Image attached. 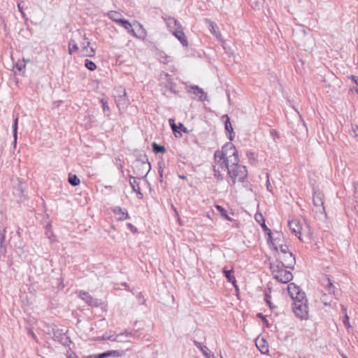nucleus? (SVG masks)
<instances>
[{
	"instance_id": "nucleus-20",
	"label": "nucleus",
	"mask_w": 358,
	"mask_h": 358,
	"mask_svg": "<svg viewBox=\"0 0 358 358\" xmlns=\"http://www.w3.org/2000/svg\"><path fill=\"white\" fill-rule=\"evenodd\" d=\"M173 34L180 41V42L185 46L187 45V41L186 40L184 32L182 28L180 29H174Z\"/></svg>"
},
{
	"instance_id": "nucleus-53",
	"label": "nucleus",
	"mask_w": 358,
	"mask_h": 358,
	"mask_svg": "<svg viewBox=\"0 0 358 358\" xmlns=\"http://www.w3.org/2000/svg\"><path fill=\"white\" fill-rule=\"evenodd\" d=\"M345 358H347V357H345Z\"/></svg>"
},
{
	"instance_id": "nucleus-16",
	"label": "nucleus",
	"mask_w": 358,
	"mask_h": 358,
	"mask_svg": "<svg viewBox=\"0 0 358 358\" xmlns=\"http://www.w3.org/2000/svg\"><path fill=\"white\" fill-rule=\"evenodd\" d=\"M190 89V92L196 95L200 101H206L207 99V94L201 88H199L198 86H192Z\"/></svg>"
},
{
	"instance_id": "nucleus-33",
	"label": "nucleus",
	"mask_w": 358,
	"mask_h": 358,
	"mask_svg": "<svg viewBox=\"0 0 358 358\" xmlns=\"http://www.w3.org/2000/svg\"><path fill=\"white\" fill-rule=\"evenodd\" d=\"M120 24L131 34V30H134V29H132L131 24L127 20L123 19Z\"/></svg>"
},
{
	"instance_id": "nucleus-13",
	"label": "nucleus",
	"mask_w": 358,
	"mask_h": 358,
	"mask_svg": "<svg viewBox=\"0 0 358 358\" xmlns=\"http://www.w3.org/2000/svg\"><path fill=\"white\" fill-rule=\"evenodd\" d=\"M90 45L89 41L83 42L82 44L81 52L85 57H93L94 55L95 51L92 48L90 47Z\"/></svg>"
},
{
	"instance_id": "nucleus-40",
	"label": "nucleus",
	"mask_w": 358,
	"mask_h": 358,
	"mask_svg": "<svg viewBox=\"0 0 358 358\" xmlns=\"http://www.w3.org/2000/svg\"><path fill=\"white\" fill-rule=\"evenodd\" d=\"M101 103L102 104V108H103V110L104 112H108L109 111V106L108 105V103L106 101H105L104 99H101Z\"/></svg>"
},
{
	"instance_id": "nucleus-30",
	"label": "nucleus",
	"mask_w": 358,
	"mask_h": 358,
	"mask_svg": "<svg viewBox=\"0 0 358 358\" xmlns=\"http://www.w3.org/2000/svg\"><path fill=\"white\" fill-rule=\"evenodd\" d=\"M69 182L72 186H77L80 183V179L73 174H70L69 176Z\"/></svg>"
},
{
	"instance_id": "nucleus-25",
	"label": "nucleus",
	"mask_w": 358,
	"mask_h": 358,
	"mask_svg": "<svg viewBox=\"0 0 358 358\" xmlns=\"http://www.w3.org/2000/svg\"><path fill=\"white\" fill-rule=\"evenodd\" d=\"M223 117H226L227 120L224 122L225 129L229 134V139L231 141L233 139L232 133H233V127L229 121V117L226 115Z\"/></svg>"
},
{
	"instance_id": "nucleus-5",
	"label": "nucleus",
	"mask_w": 358,
	"mask_h": 358,
	"mask_svg": "<svg viewBox=\"0 0 358 358\" xmlns=\"http://www.w3.org/2000/svg\"><path fill=\"white\" fill-rule=\"evenodd\" d=\"M287 291L293 301L306 297V294L299 286L294 283H290L287 286Z\"/></svg>"
},
{
	"instance_id": "nucleus-12",
	"label": "nucleus",
	"mask_w": 358,
	"mask_h": 358,
	"mask_svg": "<svg viewBox=\"0 0 358 358\" xmlns=\"http://www.w3.org/2000/svg\"><path fill=\"white\" fill-rule=\"evenodd\" d=\"M136 26L138 27L137 30H131V34L137 38L144 40L147 36L145 29L141 23L138 22H136Z\"/></svg>"
},
{
	"instance_id": "nucleus-37",
	"label": "nucleus",
	"mask_w": 358,
	"mask_h": 358,
	"mask_svg": "<svg viewBox=\"0 0 358 358\" xmlns=\"http://www.w3.org/2000/svg\"><path fill=\"white\" fill-rule=\"evenodd\" d=\"M26 67V64L24 62L18 61L15 64V68L19 71H21L24 70Z\"/></svg>"
},
{
	"instance_id": "nucleus-31",
	"label": "nucleus",
	"mask_w": 358,
	"mask_h": 358,
	"mask_svg": "<svg viewBox=\"0 0 358 358\" xmlns=\"http://www.w3.org/2000/svg\"><path fill=\"white\" fill-rule=\"evenodd\" d=\"M215 208L220 213L221 216H222L224 219L227 220H231V219L228 216L227 210L220 205H216Z\"/></svg>"
},
{
	"instance_id": "nucleus-48",
	"label": "nucleus",
	"mask_w": 358,
	"mask_h": 358,
	"mask_svg": "<svg viewBox=\"0 0 358 358\" xmlns=\"http://www.w3.org/2000/svg\"><path fill=\"white\" fill-rule=\"evenodd\" d=\"M17 7H18L19 10L22 13V8L20 7V4L17 5Z\"/></svg>"
},
{
	"instance_id": "nucleus-41",
	"label": "nucleus",
	"mask_w": 358,
	"mask_h": 358,
	"mask_svg": "<svg viewBox=\"0 0 358 358\" xmlns=\"http://www.w3.org/2000/svg\"><path fill=\"white\" fill-rule=\"evenodd\" d=\"M171 61L170 57L169 56H164L160 57V62L162 63H169Z\"/></svg>"
},
{
	"instance_id": "nucleus-2",
	"label": "nucleus",
	"mask_w": 358,
	"mask_h": 358,
	"mask_svg": "<svg viewBox=\"0 0 358 358\" xmlns=\"http://www.w3.org/2000/svg\"><path fill=\"white\" fill-rule=\"evenodd\" d=\"M273 278L281 283H287L293 278L292 273L285 268L284 263L275 262L270 266Z\"/></svg>"
},
{
	"instance_id": "nucleus-4",
	"label": "nucleus",
	"mask_w": 358,
	"mask_h": 358,
	"mask_svg": "<svg viewBox=\"0 0 358 358\" xmlns=\"http://www.w3.org/2000/svg\"><path fill=\"white\" fill-rule=\"evenodd\" d=\"M272 248L279 252L278 255L288 256V260L285 259V262L287 264V266H292L294 262V257H293L292 253L289 251L288 246L286 244H283L282 243H275L272 242Z\"/></svg>"
},
{
	"instance_id": "nucleus-22",
	"label": "nucleus",
	"mask_w": 358,
	"mask_h": 358,
	"mask_svg": "<svg viewBox=\"0 0 358 358\" xmlns=\"http://www.w3.org/2000/svg\"><path fill=\"white\" fill-rule=\"evenodd\" d=\"M159 80L161 81L162 85L166 87H169L171 84V79L169 75L166 73H162L160 74Z\"/></svg>"
},
{
	"instance_id": "nucleus-42",
	"label": "nucleus",
	"mask_w": 358,
	"mask_h": 358,
	"mask_svg": "<svg viewBox=\"0 0 358 358\" xmlns=\"http://www.w3.org/2000/svg\"><path fill=\"white\" fill-rule=\"evenodd\" d=\"M352 131L355 133V137L356 138L357 141H358V126L356 125L355 127H352Z\"/></svg>"
},
{
	"instance_id": "nucleus-8",
	"label": "nucleus",
	"mask_w": 358,
	"mask_h": 358,
	"mask_svg": "<svg viewBox=\"0 0 358 358\" xmlns=\"http://www.w3.org/2000/svg\"><path fill=\"white\" fill-rule=\"evenodd\" d=\"M131 333L125 332L123 334L115 335L112 331L107 332L103 336V340H109L111 341H117V342H122V337H130L131 336Z\"/></svg>"
},
{
	"instance_id": "nucleus-15",
	"label": "nucleus",
	"mask_w": 358,
	"mask_h": 358,
	"mask_svg": "<svg viewBox=\"0 0 358 358\" xmlns=\"http://www.w3.org/2000/svg\"><path fill=\"white\" fill-rule=\"evenodd\" d=\"M255 219L259 224H260L265 233L271 238V230L266 225L265 220L262 214L259 213H256L255 215Z\"/></svg>"
},
{
	"instance_id": "nucleus-18",
	"label": "nucleus",
	"mask_w": 358,
	"mask_h": 358,
	"mask_svg": "<svg viewBox=\"0 0 358 358\" xmlns=\"http://www.w3.org/2000/svg\"><path fill=\"white\" fill-rule=\"evenodd\" d=\"M166 24L172 33L174 29H180L182 28L180 24L173 17L167 18Z\"/></svg>"
},
{
	"instance_id": "nucleus-3",
	"label": "nucleus",
	"mask_w": 358,
	"mask_h": 358,
	"mask_svg": "<svg viewBox=\"0 0 358 358\" xmlns=\"http://www.w3.org/2000/svg\"><path fill=\"white\" fill-rule=\"evenodd\" d=\"M293 312L296 317L301 320L309 319V309L308 299L301 296V299L294 301L292 306Z\"/></svg>"
},
{
	"instance_id": "nucleus-21",
	"label": "nucleus",
	"mask_w": 358,
	"mask_h": 358,
	"mask_svg": "<svg viewBox=\"0 0 358 358\" xmlns=\"http://www.w3.org/2000/svg\"><path fill=\"white\" fill-rule=\"evenodd\" d=\"M106 15L108 17V18H110L111 20L117 22V23H120L122 22V20H123L122 18V16L121 15V13L117 12V11H115V10H110L109 11Z\"/></svg>"
},
{
	"instance_id": "nucleus-29",
	"label": "nucleus",
	"mask_w": 358,
	"mask_h": 358,
	"mask_svg": "<svg viewBox=\"0 0 358 358\" xmlns=\"http://www.w3.org/2000/svg\"><path fill=\"white\" fill-rule=\"evenodd\" d=\"M341 307H342V310H343V322L347 329H350L351 327V325L349 322V317L347 314L346 308H345L343 306H342Z\"/></svg>"
},
{
	"instance_id": "nucleus-34",
	"label": "nucleus",
	"mask_w": 358,
	"mask_h": 358,
	"mask_svg": "<svg viewBox=\"0 0 358 358\" xmlns=\"http://www.w3.org/2000/svg\"><path fill=\"white\" fill-rule=\"evenodd\" d=\"M45 235L51 242L55 241L54 233L48 226H47L45 228Z\"/></svg>"
},
{
	"instance_id": "nucleus-27",
	"label": "nucleus",
	"mask_w": 358,
	"mask_h": 358,
	"mask_svg": "<svg viewBox=\"0 0 358 358\" xmlns=\"http://www.w3.org/2000/svg\"><path fill=\"white\" fill-rule=\"evenodd\" d=\"M17 123H18V117H16L14 119V122H13V138H14V141H13L14 147H15L16 143H17Z\"/></svg>"
},
{
	"instance_id": "nucleus-17",
	"label": "nucleus",
	"mask_w": 358,
	"mask_h": 358,
	"mask_svg": "<svg viewBox=\"0 0 358 358\" xmlns=\"http://www.w3.org/2000/svg\"><path fill=\"white\" fill-rule=\"evenodd\" d=\"M113 212L117 216L119 220H124L128 217V213L125 209L116 206L113 209Z\"/></svg>"
},
{
	"instance_id": "nucleus-28",
	"label": "nucleus",
	"mask_w": 358,
	"mask_h": 358,
	"mask_svg": "<svg viewBox=\"0 0 358 358\" xmlns=\"http://www.w3.org/2000/svg\"><path fill=\"white\" fill-rule=\"evenodd\" d=\"M267 241L268 243H270L271 247L272 248V242L283 243L282 235L280 234H277L274 238H272L271 236L270 238L268 235Z\"/></svg>"
},
{
	"instance_id": "nucleus-50",
	"label": "nucleus",
	"mask_w": 358,
	"mask_h": 358,
	"mask_svg": "<svg viewBox=\"0 0 358 358\" xmlns=\"http://www.w3.org/2000/svg\"><path fill=\"white\" fill-rule=\"evenodd\" d=\"M180 178H182V179H185V176H180Z\"/></svg>"
},
{
	"instance_id": "nucleus-43",
	"label": "nucleus",
	"mask_w": 358,
	"mask_h": 358,
	"mask_svg": "<svg viewBox=\"0 0 358 358\" xmlns=\"http://www.w3.org/2000/svg\"><path fill=\"white\" fill-rule=\"evenodd\" d=\"M267 181H266V188L267 189L271 192V185L268 179V174H266Z\"/></svg>"
},
{
	"instance_id": "nucleus-44",
	"label": "nucleus",
	"mask_w": 358,
	"mask_h": 358,
	"mask_svg": "<svg viewBox=\"0 0 358 358\" xmlns=\"http://www.w3.org/2000/svg\"><path fill=\"white\" fill-rule=\"evenodd\" d=\"M350 78L352 80V81L357 85V86L358 85V78L355 76H350Z\"/></svg>"
},
{
	"instance_id": "nucleus-23",
	"label": "nucleus",
	"mask_w": 358,
	"mask_h": 358,
	"mask_svg": "<svg viewBox=\"0 0 358 358\" xmlns=\"http://www.w3.org/2000/svg\"><path fill=\"white\" fill-rule=\"evenodd\" d=\"M223 273L224 274V276L227 279V280L232 283V285L237 289V286L236 285V278L234 275L232 274L233 271L232 270H224Z\"/></svg>"
},
{
	"instance_id": "nucleus-45",
	"label": "nucleus",
	"mask_w": 358,
	"mask_h": 358,
	"mask_svg": "<svg viewBox=\"0 0 358 358\" xmlns=\"http://www.w3.org/2000/svg\"><path fill=\"white\" fill-rule=\"evenodd\" d=\"M279 258L281 259V262L284 263V265L285 266V264L287 265V264L285 262V259H288V256H285V255H281V256H279ZM287 261H289V260H287Z\"/></svg>"
},
{
	"instance_id": "nucleus-26",
	"label": "nucleus",
	"mask_w": 358,
	"mask_h": 358,
	"mask_svg": "<svg viewBox=\"0 0 358 358\" xmlns=\"http://www.w3.org/2000/svg\"><path fill=\"white\" fill-rule=\"evenodd\" d=\"M78 50V45L75 40L71 39L69 42V53L74 54Z\"/></svg>"
},
{
	"instance_id": "nucleus-46",
	"label": "nucleus",
	"mask_w": 358,
	"mask_h": 358,
	"mask_svg": "<svg viewBox=\"0 0 358 358\" xmlns=\"http://www.w3.org/2000/svg\"><path fill=\"white\" fill-rule=\"evenodd\" d=\"M29 334L30 336H31V337H32L35 341H37L36 336L35 335V334H34L31 330H29Z\"/></svg>"
},
{
	"instance_id": "nucleus-14",
	"label": "nucleus",
	"mask_w": 358,
	"mask_h": 358,
	"mask_svg": "<svg viewBox=\"0 0 358 358\" xmlns=\"http://www.w3.org/2000/svg\"><path fill=\"white\" fill-rule=\"evenodd\" d=\"M256 346L262 354L268 352V346L267 342L263 338L256 339Z\"/></svg>"
},
{
	"instance_id": "nucleus-47",
	"label": "nucleus",
	"mask_w": 358,
	"mask_h": 358,
	"mask_svg": "<svg viewBox=\"0 0 358 358\" xmlns=\"http://www.w3.org/2000/svg\"><path fill=\"white\" fill-rule=\"evenodd\" d=\"M328 284H329V288H331V287H333L332 283H331L329 280H328Z\"/></svg>"
},
{
	"instance_id": "nucleus-39",
	"label": "nucleus",
	"mask_w": 358,
	"mask_h": 358,
	"mask_svg": "<svg viewBox=\"0 0 358 358\" xmlns=\"http://www.w3.org/2000/svg\"><path fill=\"white\" fill-rule=\"evenodd\" d=\"M178 130L180 132L181 134L182 133L187 134L189 132L187 129L182 123L178 124Z\"/></svg>"
},
{
	"instance_id": "nucleus-24",
	"label": "nucleus",
	"mask_w": 358,
	"mask_h": 358,
	"mask_svg": "<svg viewBox=\"0 0 358 358\" xmlns=\"http://www.w3.org/2000/svg\"><path fill=\"white\" fill-rule=\"evenodd\" d=\"M209 29L210 32L218 39L221 38V34L217 31V26L213 22L209 21Z\"/></svg>"
},
{
	"instance_id": "nucleus-38",
	"label": "nucleus",
	"mask_w": 358,
	"mask_h": 358,
	"mask_svg": "<svg viewBox=\"0 0 358 358\" xmlns=\"http://www.w3.org/2000/svg\"><path fill=\"white\" fill-rule=\"evenodd\" d=\"M204 348H205L206 350H204V349H203V348H202L201 350H202V351H203V355H205V357H206V358H215V356H214V355H213L212 352H208V349H207V348H206V347H205Z\"/></svg>"
},
{
	"instance_id": "nucleus-49",
	"label": "nucleus",
	"mask_w": 358,
	"mask_h": 358,
	"mask_svg": "<svg viewBox=\"0 0 358 358\" xmlns=\"http://www.w3.org/2000/svg\"><path fill=\"white\" fill-rule=\"evenodd\" d=\"M22 62H24V64H26L27 62H29V59H24Z\"/></svg>"
},
{
	"instance_id": "nucleus-35",
	"label": "nucleus",
	"mask_w": 358,
	"mask_h": 358,
	"mask_svg": "<svg viewBox=\"0 0 358 358\" xmlns=\"http://www.w3.org/2000/svg\"><path fill=\"white\" fill-rule=\"evenodd\" d=\"M85 66L87 69H89L90 71H94L96 69V66L95 63L89 59H85Z\"/></svg>"
},
{
	"instance_id": "nucleus-7",
	"label": "nucleus",
	"mask_w": 358,
	"mask_h": 358,
	"mask_svg": "<svg viewBox=\"0 0 358 358\" xmlns=\"http://www.w3.org/2000/svg\"><path fill=\"white\" fill-rule=\"evenodd\" d=\"M76 293L78 297H80L89 306L97 307L101 305V301L99 299H94L91 295H90L87 292L78 291Z\"/></svg>"
},
{
	"instance_id": "nucleus-52",
	"label": "nucleus",
	"mask_w": 358,
	"mask_h": 358,
	"mask_svg": "<svg viewBox=\"0 0 358 358\" xmlns=\"http://www.w3.org/2000/svg\"><path fill=\"white\" fill-rule=\"evenodd\" d=\"M129 228H131L132 225L131 224H129Z\"/></svg>"
},
{
	"instance_id": "nucleus-19",
	"label": "nucleus",
	"mask_w": 358,
	"mask_h": 358,
	"mask_svg": "<svg viewBox=\"0 0 358 358\" xmlns=\"http://www.w3.org/2000/svg\"><path fill=\"white\" fill-rule=\"evenodd\" d=\"M129 184L132 188V191L134 192H136L138 198L141 199L143 196V194L141 192L139 185L136 182V180L134 177L131 176L129 178Z\"/></svg>"
},
{
	"instance_id": "nucleus-10",
	"label": "nucleus",
	"mask_w": 358,
	"mask_h": 358,
	"mask_svg": "<svg viewBox=\"0 0 358 358\" xmlns=\"http://www.w3.org/2000/svg\"><path fill=\"white\" fill-rule=\"evenodd\" d=\"M288 226L290 230L292 231V233L294 234L301 240L302 227L300 222L297 220L294 219L289 220Z\"/></svg>"
},
{
	"instance_id": "nucleus-11",
	"label": "nucleus",
	"mask_w": 358,
	"mask_h": 358,
	"mask_svg": "<svg viewBox=\"0 0 358 358\" xmlns=\"http://www.w3.org/2000/svg\"><path fill=\"white\" fill-rule=\"evenodd\" d=\"M124 355L123 352L118 350H110L101 354L92 355L90 356L91 358H107L109 357H120Z\"/></svg>"
},
{
	"instance_id": "nucleus-9",
	"label": "nucleus",
	"mask_w": 358,
	"mask_h": 358,
	"mask_svg": "<svg viewBox=\"0 0 358 358\" xmlns=\"http://www.w3.org/2000/svg\"><path fill=\"white\" fill-rule=\"evenodd\" d=\"M313 203L315 207V211L317 213H324L325 209L322 197L320 194L314 193L313 196Z\"/></svg>"
},
{
	"instance_id": "nucleus-51",
	"label": "nucleus",
	"mask_w": 358,
	"mask_h": 358,
	"mask_svg": "<svg viewBox=\"0 0 358 358\" xmlns=\"http://www.w3.org/2000/svg\"><path fill=\"white\" fill-rule=\"evenodd\" d=\"M356 92L358 94V85H357V87L356 89Z\"/></svg>"
},
{
	"instance_id": "nucleus-32",
	"label": "nucleus",
	"mask_w": 358,
	"mask_h": 358,
	"mask_svg": "<svg viewBox=\"0 0 358 358\" xmlns=\"http://www.w3.org/2000/svg\"><path fill=\"white\" fill-rule=\"evenodd\" d=\"M169 124L173 130V131L174 132L175 134V136L177 137L178 135L177 134H179L180 136H182V134H180V132L178 130V125H176V123H175V120L173 119H169Z\"/></svg>"
},
{
	"instance_id": "nucleus-36",
	"label": "nucleus",
	"mask_w": 358,
	"mask_h": 358,
	"mask_svg": "<svg viewBox=\"0 0 358 358\" xmlns=\"http://www.w3.org/2000/svg\"><path fill=\"white\" fill-rule=\"evenodd\" d=\"M152 147H153V150H154V151H155V152H157V153H159V152L163 153V152H165V148H164V146H162V145H157L156 143H154L152 144Z\"/></svg>"
},
{
	"instance_id": "nucleus-1",
	"label": "nucleus",
	"mask_w": 358,
	"mask_h": 358,
	"mask_svg": "<svg viewBox=\"0 0 358 358\" xmlns=\"http://www.w3.org/2000/svg\"><path fill=\"white\" fill-rule=\"evenodd\" d=\"M214 159V176L218 180L224 178L226 170L234 184L236 182H243L247 178V169L245 166L239 164L238 152L231 143H226L221 150L216 151Z\"/></svg>"
},
{
	"instance_id": "nucleus-6",
	"label": "nucleus",
	"mask_w": 358,
	"mask_h": 358,
	"mask_svg": "<svg viewBox=\"0 0 358 358\" xmlns=\"http://www.w3.org/2000/svg\"><path fill=\"white\" fill-rule=\"evenodd\" d=\"M114 96L115 98L117 106L119 108V109L127 105L128 99L127 96L126 91L124 88L120 87L117 89Z\"/></svg>"
}]
</instances>
